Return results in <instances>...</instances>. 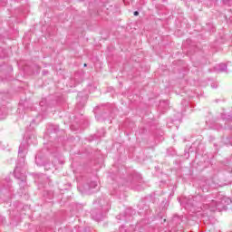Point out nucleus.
I'll return each mask as SVG.
<instances>
[{"instance_id":"nucleus-1","label":"nucleus","mask_w":232,"mask_h":232,"mask_svg":"<svg viewBox=\"0 0 232 232\" xmlns=\"http://www.w3.org/2000/svg\"><path fill=\"white\" fill-rule=\"evenodd\" d=\"M95 204L99 206L98 208H93L91 211V215L93 220L99 222V220H102L104 217H106L107 213L110 211L111 206L110 205V199L108 198H103L98 199Z\"/></svg>"},{"instance_id":"nucleus-2","label":"nucleus","mask_w":232,"mask_h":232,"mask_svg":"<svg viewBox=\"0 0 232 232\" xmlns=\"http://www.w3.org/2000/svg\"><path fill=\"white\" fill-rule=\"evenodd\" d=\"M124 184L125 186H128V188H130V189H135V191H141V189H144V187H142V176L137 172L130 174Z\"/></svg>"},{"instance_id":"nucleus-3","label":"nucleus","mask_w":232,"mask_h":232,"mask_svg":"<svg viewBox=\"0 0 232 232\" xmlns=\"http://www.w3.org/2000/svg\"><path fill=\"white\" fill-rule=\"evenodd\" d=\"M12 182L7 181V183L5 182H1L0 183V198L3 202H8V200H10L12 195L10 194V192L12 191Z\"/></svg>"},{"instance_id":"nucleus-4","label":"nucleus","mask_w":232,"mask_h":232,"mask_svg":"<svg viewBox=\"0 0 232 232\" xmlns=\"http://www.w3.org/2000/svg\"><path fill=\"white\" fill-rule=\"evenodd\" d=\"M34 141H32V136L28 137V140L21 143L18 150V155L24 161V157H26V148L30 146Z\"/></svg>"},{"instance_id":"nucleus-5","label":"nucleus","mask_w":232,"mask_h":232,"mask_svg":"<svg viewBox=\"0 0 232 232\" xmlns=\"http://www.w3.org/2000/svg\"><path fill=\"white\" fill-rule=\"evenodd\" d=\"M83 191L89 194L99 191V185L97 184V181H91L90 183L83 185Z\"/></svg>"},{"instance_id":"nucleus-6","label":"nucleus","mask_w":232,"mask_h":232,"mask_svg":"<svg viewBox=\"0 0 232 232\" xmlns=\"http://www.w3.org/2000/svg\"><path fill=\"white\" fill-rule=\"evenodd\" d=\"M35 162L37 166H44V169L48 171V169H52V164L45 162L44 158H41L39 154L36 155L35 157Z\"/></svg>"},{"instance_id":"nucleus-7","label":"nucleus","mask_w":232,"mask_h":232,"mask_svg":"<svg viewBox=\"0 0 232 232\" xmlns=\"http://www.w3.org/2000/svg\"><path fill=\"white\" fill-rule=\"evenodd\" d=\"M135 213V210H132V209H130L128 208L126 211H125V215H118L116 217V218L118 220H125V222H130V220H131V216H128V215H133Z\"/></svg>"},{"instance_id":"nucleus-8","label":"nucleus","mask_w":232,"mask_h":232,"mask_svg":"<svg viewBox=\"0 0 232 232\" xmlns=\"http://www.w3.org/2000/svg\"><path fill=\"white\" fill-rule=\"evenodd\" d=\"M14 177L16 179H22V183L24 182V176H20L19 175V164L16 165V168L14 169Z\"/></svg>"},{"instance_id":"nucleus-9","label":"nucleus","mask_w":232,"mask_h":232,"mask_svg":"<svg viewBox=\"0 0 232 232\" xmlns=\"http://www.w3.org/2000/svg\"><path fill=\"white\" fill-rule=\"evenodd\" d=\"M48 130L53 131V133H57L59 131V127L58 125H50Z\"/></svg>"},{"instance_id":"nucleus-10","label":"nucleus","mask_w":232,"mask_h":232,"mask_svg":"<svg viewBox=\"0 0 232 232\" xmlns=\"http://www.w3.org/2000/svg\"><path fill=\"white\" fill-rule=\"evenodd\" d=\"M79 232H95V230L90 227H87L85 228L79 227Z\"/></svg>"},{"instance_id":"nucleus-11","label":"nucleus","mask_w":232,"mask_h":232,"mask_svg":"<svg viewBox=\"0 0 232 232\" xmlns=\"http://www.w3.org/2000/svg\"><path fill=\"white\" fill-rule=\"evenodd\" d=\"M218 72H226L227 70V65L226 63H220L218 65Z\"/></svg>"},{"instance_id":"nucleus-12","label":"nucleus","mask_w":232,"mask_h":232,"mask_svg":"<svg viewBox=\"0 0 232 232\" xmlns=\"http://www.w3.org/2000/svg\"><path fill=\"white\" fill-rule=\"evenodd\" d=\"M104 133H106V131L104 130V129H101L97 134H96V137L97 139L101 138V137H104Z\"/></svg>"},{"instance_id":"nucleus-13","label":"nucleus","mask_w":232,"mask_h":232,"mask_svg":"<svg viewBox=\"0 0 232 232\" xmlns=\"http://www.w3.org/2000/svg\"><path fill=\"white\" fill-rule=\"evenodd\" d=\"M95 117H96L97 121H104L106 119L105 114H103V115L96 114Z\"/></svg>"},{"instance_id":"nucleus-14","label":"nucleus","mask_w":232,"mask_h":232,"mask_svg":"<svg viewBox=\"0 0 232 232\" xmlns=\"http://www.w3.org/2000/svg\"><path fill=\"white\" fill-rule=\"evenodd\" d=\"M160 107L166 106L165 110H168V108H169V102H168V101H163V102H160Z\"/></svg>"},{"instance_id":"nucleus-15","label":"nucleus","mask_w":232,"mask_h":232,"mask_svg":"<svg viewBox=\"0 0 232 232\" xmlns=\"http://www.w3.org/2000/svg\"><path fill=\"white\" fill-rule=\"evenodd\" d=\"M84 104H85L84 102H79L76 104V110H81V108H84Z\"/></svg>"},{"instance_id":"nucleus-16","label":"nucleus","mask_w":232,"mask_h":232,"mask_svg":"<svg viewBox=\"0 0 232 232\" xmlns=\"http://www.w3.org/2000/svg\"><path fill=\"white\" fill-rule=\"evenodd\" d=\"M40 106L42 108H44V106H46V99H43L41 102H40Z\"/></svg>"},{"instance_id":"nucleus-17","label":"nucleus","mask_w":232,"mask_h":232,"mask_svg":"<svg viewBox=\"0 0 232 232\" xmlns=\"http://www.w3.org/2000/svg\"><path fill=\"white\" fill-rule=\"evenodd\" d=\"M5 119H6V112L0 113V121H5Z\"/></svg>"},{"instance_id":"nucleus-18","label":"nucleus","mask_w":232,"mask_h":232,"mask_svg":"<svg viewBox=\"0 0 232 232\" xmlns=\"http://www.w3.org/2000/svg\"><path fill=\"white\" fill-rule=\"evenodd\" d=\"M5 220H6V218H5V217H1L0 216V222L3 224V222H5Z\"/></svg>"},{"instance_id":"nucleus-19","label":"nucleus","mask_w":232,"mask_h":232,"mask_svg":"<svg viewBox=\"0 0 232 232\" xmlns=\"http://www.w3.org/2000/svg\"><path fill=\"white\" fill-rule=\"evenodd\" d=\"M229 1H232V0H223V3H224V5H227V3H229Z\"/></svg>"},{"instance_id":"nucleus-20","label":"nucleus","mask_w":232,"mask_h":232,"mask_svg":"<svg viewBox=\"0 0 232 232\" xmlns=\"http://www.w3.org/2000/svg\"><path fill=\"white\" fill-rule=\"evenodd\" d=\"M0 150H5V146L3 145V143H0Z\"/></svg>"},{"instance_id":"nucleus-21","label":"nucleus","mask_w":232,"mask_h":232,"mask_svg":"<svg viewBox=\"0 0 232 232\" xmlns=\"http://www.w3.org/2000/svg\"><path fill=\"white\" fill-rule=\"evenodd\" d=\"M228 142L232 146V138H229Z\"/></svg>"},{"instance_id":"nucleus-22","label":"nucleus","mask_w":232,"mask_h":232,"mask_svg":"<svg viewBox=\"0 0 232 232\" xmlns=\"http://www.w3.org/2000/svg\"><path fill=\"white\" fill-rule=\"evenodd\" d=\"M134 15H135V16L139 15V11H135V12H134Z\"/></svg>"},{"instance_id":"nucleus-23","label":"nucleus","mask_w":232,"mask_h":232,"mask_svg":"<svg viewBox=\"0 0 232 232\" xmlns=\"http://www.w3.org/2000/svg\"><path fill=\"white\" fill-rule=\"evenodd\" d=\"M123 229H124V227H120V231H121V232H123Z\"/></svg>"},{"instance_id":"nucleus-24","label":"nucleus","mask_w":232,"mask_h":232,"mask_svg":"<svg viewBox=\"0 0 232 232\" xmlns=\"http://www.w3.org/2000/svg\"><path fill=\"white\" fill-rule=\"evenodd\" d=\"M211 88H217V86H215V84H211Z\"/></svg>"},{"instance_id":"nucleus-25","label":"nucleus","mask_w":232,"mask_h":232,"mask_svg":"<svg viewBox=\"0 0 232 232\" xmlns=\"http://www.w3.org/2000/svg\"><path fill=\"white\" fill-rule=\"evenodd\" d=\"M52 192H50V196H49V198L52 199Z\"/></svg>"},{"instance_id":"nucleus-26","label":"nucleus","mask_w":232,"mask_h":232,"mask_svg":"<svg viewBox=\"0 0 232 232\" xmlns=\"http://www.w3.org/2000/svg\"><path fill=\"white\" fill-rule=\"evenodd\" d=\"M46 73H48V72H46V71H44V75H46Z\"/></svg>"},{"instance_id":"nucleus-27","label":"nucleus","mask_w":232,"mask_h":232,"mask_svg":"<svg viewBox=\"0 0 232 232\" xmlns=\"http://www.w3.org/2000/svg\"><path fill=\"white\" fill-rule=\"evenodd\" d=\"M77 99H78V101L81 99V94L78 95V98H77Z\"/></svg>"},{"instance_id":"nucleus-28","label":"nucleus","mask_w":232,"mask_h":232,"mask_svg":"<svg viewBox=\"0 0 232 232\" xmlns=\"http://www.w3.org/2000/svg\"><path fill=\"white\" fill-rule=\"evenodd\" d=\"M87 66V64L86 63H84V67H86Z\"/></svg>"}]
</instances>
